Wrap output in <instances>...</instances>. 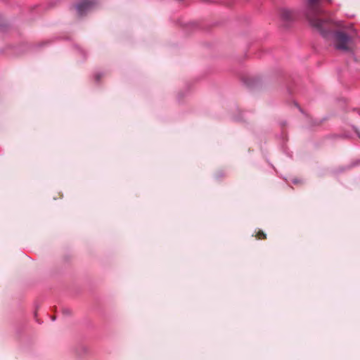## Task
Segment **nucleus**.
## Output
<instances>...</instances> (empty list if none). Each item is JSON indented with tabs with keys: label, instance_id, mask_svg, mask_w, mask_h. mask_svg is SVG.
Returning <instances> with one entry per match:
<instances>
[{
	"label": "nucleus",
	"instance_id": "f257e3e1",
	"mask_svg": "<svg viewBox=\"0 0 360 360\" xmlns=\"http://www.w3.org/2000/svg\"><path fill=\"white\" fill-rule=\"evenodd\" d=\"M352 39L342 32H337L334 34V45L335 49L341 51H349Z\"/></svg>",
	"mask_w": 360,
	"mask_h": 360
},
{
	"label": "nucleus",
	"instance_id": "f03ea898",
	"mask_svg": "<svg viewBox=\"0 0 360 360\" xmlns=\"http://www.w3.org/2000/svg\"><path fill=\"white\" fill-rule=\"evenodd\" d=\"M94 4L93 0H82L77 5V10L79 15H82L88 9H89Z\"/></svg>",
	"mask_w": 360,
	"mask_h": 360
},
{
	"label": "nucleus",
	"instance_id": "7ed1b4c3",
	"mask_svg": "<svg viewBox=\"0 0 360 360\" xmlns=\"http://www.w3.org/2000/svg\"><path fill=\"white\" fill-rule=\"evenodd\" d=\"M255 237L258 240L266 239V234L262 231H258L255 235Z\"/></svg>",
	"mask_w": 360,
	"mask_h": 360
}]
</instances>
